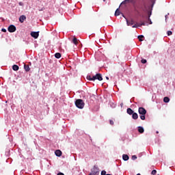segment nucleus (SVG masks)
I'll return each mask as SVG.
<instances>
[{"label":"nucleus","instance_id":"nucleus-21","mask_svg":"<svg viewBox=\"0 0 175 175\" xmlns=\"http://www.w3.org/2000/svg\"><path fill=\"white\" fill-rule=\"evenodd\" d=\"M143 38H144V36H138V39L139 40V42H143Z\"/></svg>","mask_w":175,"mask_h":175},{"label":"nucleus","instance_id":"nucleus-10","mask_svg":"<svg viewBox=\"0 0 175 175\" xmlns=\"http://www.w3.org/2000/svg\"><path fill=\"white\" fill-rule=\"evenodd\" d=\"M72 43H74V44L77 46L79 44V40H77L76 37H74L72 39Z\"/></svg>","mask_w":175,"mask_h":175},{"label":"nucleus","instance_id":"nucleus-32","mask_svg":"<svg viewBox=\"0 0 175 175\" xmlns=\"http://www.w3.org/2000/svg\"><path fill=\"white\" fill-rule=\"evenodd\" d=\"M57 175H65V174H64V173H62V172H59V173L57 174Z\"/></svg>","mask_w":175,"mask_h":175},{"label":"nucleus","instance_id":"nucleus-31","mask_svg":"<svg viewBox=\"0 0 175 175\" xmlns=\"http://www.w3.org/2000/svg\"><path fill=\"white\" fill-rule=\"evenodd\" d=\"M2 32H6V29H1Z\"/></svg>","mask_w":175,"mask_h":175},{"label":"nucleus","instance_id":"nucleus-38","mask_svg":"<svg viewBox=\"0 0 175 175\" xmlns=\"http://www.w3.org/2000/svg\"><path fill=\"white\" fill-rule=\"evenodd\" d=\"M121 106H122V104H121Z\"/></svg>","mask_w":175,"mask_h":175},{"label":"nucleus","instance_id":"nucleus-36","mask_svg":"<svg viewBox=\"0 0 175 175\" xmlns=\"http://www.w3.org/2000/svg\"><path fill=\"white\" fill-rule=\"evenodd\" d=\"M104 2H106V0H103Z\"/></svg>","mask_w":175,"mask_h":175},{"label":"nucleus","instance_id":"nucleus-20","mask_svg":"<svg viewBox=\"0 0 175 175\" xmlns=\"http://www.w3.org/2000/svg\"><path fill=\"white\" fill-rule=\"evenodd\" d=\"M55 58L59 59V58L61 57V53H56L55 54Z\"/></svg>","mask_w":175,"mask_h":175},{"label":"nucleus","instance_id":"nucleus-11","mask_svg":"<svg viewBox=\"0 0 175 175\" xmlns=\"http://www.w3.org/2000/svg\"><path fill=\"white\" fill-rule=\"evenodd\" d=\"M132 118L133 120H137L139 118V116L137 115V113L136 112H134L132 115Z\"/></svg>","mask_w":175,"mask_h":175},{"label":"nucleus","instance_id":"nucleus-17","mask_svg":"<svg viewBox=\"0 0 175 175\" xmlns=\"http://www.w3.org/2000/svg\"><path fill=\"white\" fill-rule=\"evenodd\" d=\"M122 158L124 161H128V159H129V156H128V154H123Z\"/></svg>","mask_w":175,"mask_h":175},{"label":"nucleus","instance_id":"nucleus-6","mask_svg":"<svg viewBox=\"0 0 175 175\" xmlns=\"http://www.w3.org/2000/svg\"><path fill=\"white\" fill-rule=\"evenodd\" d=\"M30 35L32 38H34V39H38V38H39V31H31Z\"/></svg>","mask_w":175,"mask_h":175},{"label":"nucleus","instance_id":"nucleus-24","mask_svg":"<svg viewBox=\"0 0 175 175\" xmlns=\"http://www.w3.org/2000/svg\"><path fill=\"white\" fill-rule=\"evenodd\" d=\"M131 0H124V1H122V3H123L124 5H125V3H128V2H129Z\"/></svg>","mask_w":175,"mask_h":175},{"label":"nucleus","instance_id":"nucleus-5","mask_svg":"<svg viewBox=\"0 0 175 175\" xmlns=\"http://www.w3.org/2000/svg\"><path fill=\"white\" fill-rule=\"evenodd\" d=\"M138 113L139 114H143V115H146L147 114V110H146V109H144V107H139L138 109Z\"/></svg>","mask_w":175,"mask_h":175},{"label":"nucleus","instance_id":"nucleus-29","mask_svg":"<svg viewBox=\"0 0 175 175\" xmlns=\"http://www.w3.org/2000/svg\"><path fill=\"white\" fill-rule=\"evenodd\" d=\"M109 124H110V125H114V121L109 120Z\"/></svg>","mask_w":175,"mask_h":175},{"label":"nucleus","instance_id":"nucleus-1","mask_svg":"<svg viewBox=\"0 0 175 175\" xmlns=\"http://www.w3.org/2000/svg\"><path fill=\"white\" fill-rule=\"evenodd\" d=\"M86 79L90 81H95V80H98V81H102V80H103V78L102 77L101 74H96L92 77H91V75H88Z\"/></svg>","mask_w":175,"mask_h":175},{"label":"nucleus","instance_id":"nucleus-25","mask_svg":"<svg viewBox=\"0 0 175 175\" xmlns=\"http://www.w3.org/2000/svg\"><path fill=\"white\" fill-rule=\"evenodd\" d=\"M133 161H135V159H137V157L136 155L132 156Z\"/></svg>","mask_w":175,"mask_h":175},{"label":"nucleus","instance_id":"nucleus-4","mask_svg":"<svg viewBox=\"0 0 175 175\" xmlns=\"http://www.w3.org/2000/svg\"><path fill=\"white\" fill-rule=\"evenodd\" d=\"M98 173H99V168L98 167V166L94 165L93 168L91 170L90 174L92 175H96L98 174Z\"/></svg>","mask_w":175,"mask_h":175},{"label":"nucleus","instance_id":"nucleus-33","mask_svg":"<svg viewBox=\"0 0 175 175\" xmlns=\"http://www.w3.org/2000/svg\"><path fill=\"white\" fill-rule=\"evenodd\" d=\"M133 28H137V25H133Z\"/></svg>","mask_w":175,"mask_h":175},{"label":"nucleus","instance_id":"nucleus-8","mask_svg":"<svg viewBox=\"0 0 175 175\" xmlns=\"http://www.w3.org/2000/svg\"><path fill=\"white\" fill-rule=\"evenodd\" d=\"M25 20H27V16H25V15H22L19 18L20 23H24V21H25Z\"/></svg>","mask_w":175,"mask_h":175},{"label":"nucleus","instance_id":"nucleus-14","mask_svg":"<svg viewBox=\"0 0 175 175\" xmlns=\"http://www.w3.org/2000/svg\"><path fill=\"white\" fill-rule=\"evenodd\" d=\"M138 132L139 133H144V129L142 126H138Z\"/></svg>","mask_w":175,"mask_h":175},{"label":"nucleus","instance_id":"nucleus-26","mask_svg":"<svg viewBox=\"0 0 175 175\" xmlns=\"http://www.w3.org/2000/svg\"><path fill=\"white\" fill-rule=\"evenodd\" d=\"M151 174H152V175L157 174V171H156L155 170H153L152 171V172H151Z\"/></svg>","mask_w":175,"mask_h":175},{"label":"nucleus","instance_id":"nucleus-28","mask_svg":"<svg viewBox=\"0 0 175 175\" xmlns=\"http://www.w3.org/2000/svg\"><path fill=\"white\" fill-rule=\"evenodd\" d=\"M167 36H170V35H172V32L170 31H168L167 32Z\"/></svg>","mask_w":175,"mask_h":175},{"label":"nucleus","instance_id":"nucleus-22","mask_svg":"<svg viewBox=\"0 0 175 175\" xmlns=\"http://www.w3.org/2000/svg\"><path fill=\"white\" fill-rule=\"evenodd\" d=\"M140 118H141V120H146V115L142 114V115L140 116Z\"/></svg>","mask_w":175,"mask_h":175},{"label":"nucleus","instance_id":"nucleus-9","mask_svg":"<svg viewBox=\"0 0 175 175\" xmlns=\"http://www.w3.org/2000/svg\"><path fill=\"white\" fill-rule=\"evenodd\" d=\"M55 154L56 157H61V155H62V152L59 150H57L55 152Z\"/></svg>","mask_w":175,"mask_h":175},{"label":"nucleus","instance_id":"nucleus-16","mask_svg":"<svg viewBox=\"0 0 175 175\" xmlns=\"http://www.w3.org/2000/svg\"><path fill=\"white\" fill-rule=\"evenodd\" d=\"M163 102L165 103H169V102H170V98H169V97H164Z\"/></svg>","mask_w":175,"mask_h":175},{"label":"nucleus","instance_id":"nucleus-2","mask_svg":"<svg viewBox=\"0 0 175 175\" xmlns=\"http://www.w3.org/2000/svg\"><path fill=\"white\" fill-rule=\"evenodd\" d=\"M152 12L150 10L148 11V16L146 17V19L148 20L147 22H144L141 21L140 23L138 24V27H142V25H148V22H150V24H152V22H151V19H150V17H151Z\"/></svg>","mask_w":175,"mask_h":175},{"label":"nucleus","instance_id":"nucleus-3","mask_svg":"<svg viewBox=\"0 0 175 175\" xmlns=\"http://www.w3.org/2000/svg\"><path fill=\"white\" fill-rule=\"evenodd\" d=\"M85 105L84 101H83L81 99H77L75 101V105L77 107H78V109H83Z\"/></svg>","mask_w":175,"mask_h":175},{"label":"nucleus","instance_id":"nucleus-18","mask_svg":"<svg viewBox=\"0 0 175 175\" xmlns=\"http://www.w3.org/2000/svg\"><path fill=\"white\" fill-rule=\"evenodd\" d=\"M12 69H13V70L17 71V70H18L19 67H18V66L14 64V65L12 66Z\"/></svg>","mask_w":175,"mask_h":175},{"label":"nucleus","instance_id":"nucleus-19","mask_svg":"<svg viewBox=\"0 0 175 175\" xmlns=\"http://www.w3.org/2000/svg\"><path fill=\"white\" fill-rule=\"evenodd\" d=\"M120 8H118L116 12H115V16H120Z\"/></svg>","mask_w":175,"mask_h":175},{"label":"nucleus","instance_id":"nucleus-13","mask_svg":"<svg viewBox=\"0 0 175 175\" xmlns=\"http://www.w3.org/2000/svg\"><path fill=\"white\" fill-rule=\"evenodd\" d=\"M135 112L133 111V110H132V109L131 108H128L127 109V113L129 114V116H132L133 113H134Z\"/></svg>","mask_w":175,"mask_h":175},{"label":"nucleus","instance_id":"nucleus-7","mask_svg":"<svg viewBox=\"0 0 175 175\" xmlns=\"http://www.w3.org/2000/svg\"><path fill=\"white\" fill-rule=\"evenodd\" d=\"M16 26L13 25H10L8 28V30L11 33L16 32Z\"/></svg>","mask_w":175,"mask_h":175},{"label":"nucleus","instance_id":"nucleus-15","mask_svg":"<svg viewBox=\"0 0 175 175\" xmlns=\"http://www.w3.org/2000/svg\"><path fill=\"white\" fill-rule=\"evenodd\" d=\"M24 69L25 70H26V72H29V70H31V68H29V66L28 65H24Z\"/></svg>","mask_w":175,"mask_h":175},{"label":"nucleus","instance_id":"nucleus-12","mask_svg":"<svg viewBox=\"0 0 175 175\" xmlns=\"http://www.w3.org/2000/svg\"><path fill=\"white\" fill-rule=\"evenodd\" d=\"M134 23L135 22L132 19L131 21H128V19H126L127 25H133Z\"/></svg>","mask_w":175,"mask_h":175},{"label":"nucleus","instance_id":"nucleus-23","mask_svg":"<svg viewBox=\"0 0 175 175\" xmlns=\"http://www.w3.org/2000/svg\"><path fill=\"white\" fill-rule=\"evenodd\" d=\"M142 64H147V60L146 59H142L141 60Z\"/></svg>","mask_w":175,"mask_h":175},{"label":"nucleus","instance_id":"nucleus-37","mask_svg":"<svg viewBox=\"0 0 175 175\" xmlns=\"http://www.w3.org/2000/svg\"><path fill=\"white\" fill-rule=\"evenodd\" d=\"M155 1V0H153V2H154Z\"/></svg>","mask_w":175,"mask_h":175},{"label":"nucleus","instance_id":"nucleus-34","mask_svg":"<svg viewBox=\"0 0 175 175\" xmlns=\"http://www.w3.org/2000/svg\"><path fill=\"white\" fill-rule=\"evenodd\" d=\"M107 80H109V77H106Z\"/></svg>","mask_w":175,"mask_h":175},{"label":"nucleus","instance_id":"nucleus-35","mask_svg":"<svg viewBox=\"0 0 175 175\" xmlns=\"http://www.w3.org/2000/svg\"><path fill=\"white\" fill-rule=\"evenodd\" d=\"M156 133H159V131H157Z\"/></svg>","mask_w":175,"mask_h":175},{"label":"nucleus","instance_id":"nucleus-27","mask_svg":"<svg viewBox=\"0 0 175 175\" xmlns=\"http://www.w3.org/2000/svg\"><path fill=\"white\" fill-rule=\"evenodd\" d=\"M101 175H107V174H106V171L103 170V171L101 172Z\"/></svg>","mask_w":175,"mask_h":175},{"label":"nucleus","instance_id":"nucleus-30","mask_svg":"<svg viewBox=\"0 0 175 175\" xmlns=\"http://www.w3.org/2000/svg\"><path fill=\"white\" fill-rule=\"evenodd\" d=\"M18 5H19V6H24V3L21 1L18 3Z\"/></svg>","mask_w":175,"mask_h":175}]
</instances>
